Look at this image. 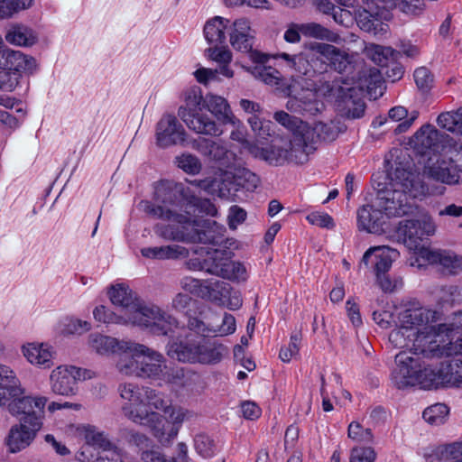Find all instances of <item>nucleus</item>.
I'll list each match as a JSON object with an SVG mask.
<instances>
[{"label":"nucleus","instance_id":"obj_1","mask_svg":"<svg viewBox=\"0 0 462 462\" xmlns=\"http://www.w3.org/2000/svg\"><path fill=\"white\" fill-rule=\"evenodd\" d=\"M439 313L425 307L412 305L399 314L400 327L389 334V341L396 348L410 347L426 358L451 356L457 351L448 338L439 332L438 326H429L439 319Z\"/></svg>","mask_w":462,"mask_h":462},{"label":"nucleus","instance_id":"obj_2","mask_svg":"<svg viewBox=\"0 0 462 462\" xmlns=\"http://www.w3.org/2000/svg\"><path fill=\"white\" fill-rule=\"evenodd\" d=\"M186 205L194 211L215 217L217 214L216 206L208 199L194 195L189 187L182 183L161 182L155 188L153 201L142 200L139 208L149 217L177 224L197 222L188 215L179 212V208Z\"/></svg>","mask_w":462,"mask_h":462},{"label":"nucleus","instance_id":"obj_3","mask_svg":"<svg viewBox=\"0 0 462 462\" xmlns=\"http://www.w3.org/2000/svg\"><path fill=\"white\" fill-rule=\"evenodd\" d=\"M389 176L390 182L384 188H377V207L384 211L386 217H398L411 213L413 199L429 193V188L420 175L409 168L397 166Z\"/></svg>","mask_w":462,"mask_h":462},{"label":"nucleus","instance_id":"obj_4","mask_svg":"<svg viewBox=\"0 0 462 462\" xmlns=\"http://www.w3.org/2000/svg\"><path fill=\"white\" fill-rule=\"evenodd\" d=\"M118 392L123 413L131 421L147 427L151 417L158 418L152 409L162 407V393L133 383L120 384Z\"/></svg>","mask_w":462,"mask_h":462},{"label":"nucleus","instance_id":"obj_5","mask_svg":"<svg viewBox=\"0 0 462 462\" xmlns=\"http://www.w3.org/2000/svg\"><path fill=\"white\" fill-rule=\"evenodd\" d=\"M162 408H153L158 418L151 417L147 428L160 443L166 445L177 437L184 422L197 418V413L180 405H172L162 393Z\"/></svg>","mask_w":462,"mask_h":462},{"label":"nucleus","instance_id":"obj_6","mask_svg":"<svg viewBox=\"0 0 462 462\" xmlns=\"http://www.w3.org/2000/svg\"><path fill=\"white\" fill-rule=\"evenodd\" d=\"M204 98L199 88H191L184 92V105L180 106L178 116L189 129L199 134L220 136L222 129L208 115L200 113Z\"/></svg>","mask_w":462,"mask_h":462},{"label":"nucleus","instance_id":"obj_7","mask_svg":"<svg viewBox=\"0 0 462 462\" xmlns=\"http://www.w3.org/2000/svg\"><path fill=\"white\" fill-rule=\"evenodd\" d=\"M299 140L296 137L295 140L273 141L265 147L247 143L246 149L252 156L272 166H283L289 163L303 164L309 160Z\"/></svg>","mask_w":462,"mask_h":462},{"label":"nucleus","instance_id":"obj_8","mask_svg":"<svg viewBox=\"0 0 462 462\" xmlns=\"http://www.w3.org/2000/svg\"><path fill=\"white\" fill-rule=\"evenodd\" d=\"M462 172V145L457 143L446 148L444 153L430 156L424 165L423 174L445 184H456Z\"/></svg>","mask_w":462,"mask_h":462},{"label":"nucleus","instance_id":"obj_9","mask_svg":"<svg viewBox=\"0 0 462 462\" xmlns=\"http://www.w3.org/2000/svg\"><path fill=\"white\" fill-rule=\"evenodd\" d=\"M126 349L134 351L136 354H143L140 364L141 378L162 380L167 383H178L184 377L182 368L169 367L164 356L144 345H125Z\"/></svg>","mask_w":462,"mask_h":462},{"label":"nucleus","instance_id":"obj_10","mask_svg":"<svg viewBox=\"0 0 462 462\" xmlns=\"http://www.w3.org/2000/svg\"><path fill=\"white\" fill-rule=\"evenodd\" d=\"M131 323L145 328L152 334L171 337L179 331V320L168 311L154 304H143L131 317Z\"/></svg>","mask_w":462,"mask_h":462},{"label":"nucleus","instance_id":"obj_11","mask_svg":"<svg viewBox=\"0 0 462 462\" xmlns=\"http://www.w3.org/2000/svg\"><path fill=\"white\" fill-rule=\"evenodd\" d=\"M435 231L436 226L432 217L428 214H421L418 218L400 221L395 236L398 242L403 244L409 250L417 252L420 256V249L426 248L421 243L433 236Z\"/></svg>","mask_w":462,"mask_h":462},{"label":"nucleus","instance_id":"obj_12","mask_svg":"<svg viewBox=\"0 0 462 462\" xmlns=\"http://www.w3.org/2000/svg\"><path fill=\"white\" fill-rule=\"evenodd\" d=\"M229 43L239 52L245 53L253 62H267L269 57L254 49L256 39V31L252 27L251 22L245 17L231 21L229 30Z\"/></svg>","mask_w":462,"mask_h":462},{"label":"nucleus","instance_id":"obj_13","mask_svg":"<svg viewBox=\"0 0 462 462\" xmlns=\"http://www.w3.org/2000/svg\"><path fill=\"white\" fill-rule=\"evenodd\" d=\"M208 255L200 269L230 281L244 282L247 279L245 266L240 262L232 261L229 250L215 249L208 252Z\"/></svg>","mask_w":462,"mask_h":462},{"label":"nucleus","instance_id":"obj_14","mask_svg":"<svg viewBox=\"0 0 462 462\" xmlns=\"http://www.w3.org/2000/svg\"><path fill=\"white\" fill-rule=\"evenodd\" d=\"M10 397L7 409L13 416H21L20 422L34 428H42L45 417V406L48 398L45 396L26 395Z\"/></svg>","mask_w":462,"mask_h":462},{"label":"nucleus","instance_id":"obj_15","mask_svg":"<svg viewBox=\"0 0 462 462\" xmlns=\"http://www.w3.org/2000/svg\"><path fill=\"white\" fill-rule=\"evenodd\" d=\"M302 127L303 136L299 141L308 159L316 151L318 143L334 141L345 130L344 125L336 121L316 122L312 126L306 124Z\"/></svg>","mask_w":462,"mask_h":462},{"label":"nucleus","instance_id":"obj_16","mask_svg":"<svg viewBox=\"0 0 462 462\" xmlns=\"http://www.w3.org/2000/svg\"><path fill=\"white\" fill-rule=\"evenodd\" d=\"M419 355L421 353L402 351L395 356L396 367L393 371L392 379L399 389L415 386L418 383V374L422 366Z\"/></svg>","mask_w":462,"mask_h":462},{"label":"nucleus","instance_id":"obj_17","mask_svg":"<svg viewBox=\"0 0 462 462\" xmlns=\"http://www.w3.org/2000/svg\"><path fill=\"white\" fill-rule=\"evenodd\" d=\"M208 56L214 61L219 64L218 69H211L201 68L194 72L196 79L204 85L210 81L218 79V74H222L226 78H233L234 71L229 68V63L232 61L233 54L231 51L225 45L222 47L214 46L207 49Z\"/></svg>","mask_w":462,"mask_h":462},{"label":"nucleus","instance_id":"obj_18","mask_svg":"<svg viewBox=\"0 0 462 462\" xmlns=\"http://www.w3.org/2000/svg\"><path fill=\"white\" fill-rule=\"evenodd\" d=\"M85 372L73 365H59L50 374V386L53 393L71 396L76 393L77 382Z\"/></svg>","mask_w":462,"mask_h":462},{"label":"nucleus","instance_id":"obj_19","mask_svg":"<svg viewBox=\"0 0 462 462\" xmlns=\"http://www.w3.org/2000/svg\"><path fill=\"white\" fill-rule=\"evenodd\" d=\"M191 147L201 155L217 162L224 167H230L236 160V153L228 148L227 143L218 140L199 137L191 142Z\"/></svg>","mask_w":462,"mask_h":462},{"label":"nucleus","instance_id":"obj_20","mask_svg":"<svg viewBox=\"0 0 462 462\" xmlns=\"http://www.w3.org/2000/svg\"><path fill=\"white\" fill-rule=\"evenodd\" d=\"M226 227L215 220L206 219L189 225V243H203L221 245L226 240Z\"/></svg>","mask_w":462,"mask_h":462},{"label":"nucleus","instance_id":"obj_21","mask_svg":"<svg viewBox=\"0 0 462 462\" xmlns=\"http://www.w3.org/2000/svg\"><path fill=\"white\" fill-rule=\"evenodd\" d=\"M187 133L183 125L171 115L162 117L156 127V143L162 148L183 145Z\"/></svg>","mask_w":462,"mask_h":462},{"label":"nucleus","instance_id":"obj_22","mask_svg":"<svg viewBox=\"0 0 462 462\" xmlns=\"http://www.w3.org/2000/svg\"><path fill=\"white\" fill-rule=\"evenodd\" d=\"M216 318L218 319L217 314H213L212 317L208 319L207 323L198 318H189L188 328L189 330L200 334L205 338L211 335L221 337L227 336L236 331V324L233 315L225 313L222 318L221 325L215 322Z\"/></svg>","mask_w":462,"mask_h":462},{"label":"nucleus","instance_id":"obj_23","mask_svg":"<svg viewBox=\"0 0 462 462\" xmlns=\"http://www.w3.org/2000/svg\"><path fill=\"white\" fill-rule=\"evenodd\" d=\"M441 134L435 126L430 124L423 125L410 139L411 147L421 155L436 154L440 143Z\"/></svg>","mask_w":462,"mask_h":462},{"label":"nucleus","instance_id":"obj_24","mask_svg":"<svg viewBox=\"0 0 462 462\" xmlns=\"http://www.w3.org/2000/svg\"><path fill=\"white\" fill-rule=\"evenodd\" d=\"M399 256V252L386 245L370 247L363 255L362 264L368 266L371 262L374 274L388 273L393 262Z\"/></svg>","mask_w":462,"mask_h":462},{"label":"nucleus","instance_id":"obj_25","mask_svg":"<svg viewBox=\"0 0 462 462\" xmlns=\"http://www.w3.org/2000/svg\"><path fill=\"white\" fill-rule=\"evenodd\" d=\"M363 10L357 14V23L365 31H370L374 27V20L383 17L387 9L396 8L397 0H363Z\"/></svg>","mask_w":462,"mask_h":462},{"label":"nucleus","instance_id":"obj_26","mask_svg":"<svg viewBox=\"0 0 462 462\" xmlns=\"http://www.w3.org/2000/svg\"><path fill=\"white\" fill-rule=\"evenodd\" d=\"M420 257L428 263L441 265L449 273L455 274L462 271V256L451 251L422 248Z\"/></svg>","mask_w":462,"mask_h":462},{"label":"nucleus","instance_id":"obj_27","mask_svg":"<svg viewBox=\"0 0 462 462\" xmlns=\"http://www.w3.org/2000/svg\"><path fill=\"white\" fill-rule=\"evenodd\" d=\"M286 108L291 113L314 116L323 110L324 104L318 100L315 91L305 89L299 96L290 97Z\"/></svg>","mask_w":462,"mask_h":462},{"label":"nucleus","instance_id":"obj_28","mask_svg":"<svg viewBox=\"0 0 462 462\" xmlns=\"http://www.w3.org/2000/svg\"><path fill=\"white\" fill-rule=\"evenodd\" d=\"M41 429L23 422L12 426L5 439L8 450L16 453L24 449L33 441Z\"/></svg>","mask_w":462,"mask_h":462},{"label":"nucleus","instance_id":"obj_29","mask_svg":"<svg viewBox=\"0 0 462 462\" xmlns=\"http://www.w3.org/2000/svg\"><path fill=\"white\" fill-rule=\"evenodd\" d=\"M386 217L382 208L373 205H364L357 210L358 228L368 233L378 234L384 230Z\"/></svg>","mask_w":462,"mask_h":462},{"label":"nucleus","instance_id":"obj_30","mask_svg":"<svg viewBox=\"0 0 462 462\" xmlns=\"http://www.w3.org/2000/svg\"><path fill=\"white\" fill-rule=\"evenodd\" d=\"M109 298L114 305L121 307L125 311V320L131 323V317L137 311L142 302L134 297L132 290L128 286H113L109 292Z\"/></svg>","mask_w":462,"mask_h":462},{"label":"nucleus","instance_id":"obj_31","mask_svg":"<svg viewBox=\"0 0 462 462\" xmlns=\"http://www.w3.org/2000/svg\"><path fill=\"white\" fill-rule=\"evenodd\" d=\"M139 345L131 341H121L119 345L118 359L116 361V368L118 372L127 376H140V364L143 354H135L134 351L126 349L125 346Z\"/></svg>","mask_w":462,"mask_h":462},{"label":"nucleus","instance_id":"obj_32","mask_svg":"<svg viewBox=\"0 0 462 462\" xmlns=\"http://www.w3.org/2000/svg\"><path fill=\"white\" fill-rule=\"evenodd\" d=\"M24 393L15 372L8 365L0 364V406L5 405L10 397Z\"/></svg>","mask_w":462,"mask_h":462},{"label":"nucleus","instance_id":"obj_33","mask_svg":"<svg viewBox=\"0 0 462 462\" xmlns=\"http://www.w3.org/2000/svg\"><path fill=\"white\" fill-rule=\"evenodd\" d=\"M36 67L35 60L28 55L23 54L20 51H14L4 48L1 54L0 69L2 71H32Z\"/></svg>","mask_w":462,"mask_h":462},{"label":"nucleus","instance_id":"obj_34","mask_svg":"<svg viewBox=\"0 0 462 462\" xmlns=\"http://www.w3.org/2000/svg\"><path fill=\"white\" fill-rule=\"evenodd\" d=\"M23 356L27 361L42 369H49L53 365L55 352L46 344L28 343L22 348Z\"/></svg>","mask_w":462,"mask_h":462},{"label":"nucleus","instance_id":"obj_35","mask_svg":"<svg viewBox=\"0 0 462 462\" xmlns=\"http://www.w3.org/2000/svg\"><path fill=\"white\" fill-rule=\"evenodd\" d=\"M307 47L303 51L291 55L287 52H277L273 55L274 60H282V65L292 74L300 76H313L311 65L310 64Z\"/></svg>","mask_w":462,"mask_h":462},{"label":"nucleus","instance_id":"obj_36","mask_svg":"<svg viewBox=\"0 0 462 462\" xmlns=\"http://www.w3.org/2000/svg\"><path fill=\"white\" fill-rule=\"evenodd\" d=\"M204 107L223 125H236L240 123L233 114L227 100L223 97L214 94L206 95Z\"/></svg>","mask_w":462,"mask_h":462},{"label":"nucleus","instance_id":"obj_37","mask_svg":"<svg viewBox=\"0 0 462 462\" xmlns=\"http://www.w3.org/2000/svg\"><path fill=\"white\" fill-rule=\"evenodd\" d=\"M197 363L215 365L219 363L226 353V347L217 340L198 337Z\"/></svg>","mask_w":462,"mask_h":462},{"label":"nucleus","instance_id":"obj_38","mask_svg":"<svg viewBox=\"0 0 462 462\" xmlns=\"http://www.w3.org/2000/svg\"><path fill=\"white\" fill-rule=\"evenodd\" d=\"M231 20L222 16H215L204 25V36L210 45H224L229 35Z\"/></svg>","mask_w":462,"mask_h":462},{"label":"nucleus","instance_id":"obj_39","mask_svg":"<svg viewBox=\"0 0 462 462\" xmlns=\"http://www.w3.org/2000/svg\"><path fill=\"white\" fill-rule=\"evenodd\" d=\"M360 89L356 88L341 87L338 89V98L344 106L347 117L360 118L365 114V104L359 95Z\"/></svg>","mask_w":462,"mask_h":462},{"label":"nucleus","instance_id":"obj_40","mask_svg":"<svg viewBox=\"0 0 462 462\" xmlns=\"http://www.w3.org/2000/svg\"><path fill=\"white\" fill-rule=\"evenodd\" d=\"M197 346L198 337H187L180 342L170 343L167 347V354L180 362L197 364Z\"/></svg>","mask_w":462,"mask_h":462},{"label":"nucleus","instance_id":"obj_41","mask_svg":"<svg viewBox=\"0 0 462 462\" xmlns=\"http://www.w3.org/2000/svg\"><path fill=\"white\" fill-rule=\"evenodd\" d=\"M5 38L8 43L22 47L32 46L37 42L35 32L20 23L10 25Z\"/></svg>","mask_w":462,"mask_h":462},{"label":"nucleus","instance_id":"obj_42","mask_svg":"<svg viewBox=\"0 0 462 462\" xmlns=\"http://www.w3.org/2000/svg\"><path fill=\"white\" fill-rule=\"evenodd\" d=\"M444 376L442 364L439 368L421 366L420 372L418 374V383L416 385L425 390L445 387L446 381Z\"/></svg>","mask_w":462,"mask_h":462},{"label":"nucleus","instance_id":"obj_43","mask_svg":"<svg viewBox=\"0 0 462 462\" xmlns=\"http://www.w3.org/2000/svg\"><path fill=\"white\" fill-rule=\"evenodd\" d=\"M321 49V54L323 57L328 58L330 69L342 73L346 70L351 63V58L349 54L332 44L328 46H319Z\"/></svg>","mask_w":462,"mask_h":462},{"label":"nucleus","instance_id":"obj_44","mask_svg":"<svg viewBox=\"0 0 462 462\" xmlns=\"http://www.w3.org/2000/svg\"><path fill=\"white\" fill-rule=\"evenodd\" d=\"M302 24V35L308 38H314L319 41H326L336 44L344 42L342 37L336 32L321 25L318 23H304Z\"/></svg>","mask_w":462,"mask_h":462},{"label":"nucleus","instance_id":"obj_45","mask_svg":"<svg viewBox=\"0 0 462 462\" xmlns=\"http://www.w3.org/2000/svg\"><path fill=\"white\" fill-rule=\"evenodd\" d=\"M430 462H462V440L439 446Z\"/></svg>","mask_w":462,"mask_h":462},{"label":"nucleus","instance_id":"obj_46","mask_svg":"<svg viewBox=\"0 0 462 462\" xmlns=\"http://www.w3.org/2000/svg\"><path fill=\"white\" fill-rule=\"evenodd\" d=\"M365 55L375 64L384 67L392 60H397L400 52L389 46L370 43L365 47Z\"/></svg>","mask_w":462,"mask_h":462},{"label":"nucleus","instance_id":"obj_47","mask_svg":"<svg viewBox=\"0 0 462 462\" xmlns=\"http://www.w3.org/2000/svg\"><path fill=\"white\" fill-rule=\"evenodd\" d=\"M180 226L175 227L172 225H164L158 223L154 225L153 231L156 236L169 241H177L189 243L190 236H188L189 224H180Z\"/></svg>","mask_w":462,"mask_h":462},{"label":"nucleus","instance_id":"obj_48","mask_svg":"<svg viewBox=\"0 0 462 462\" xmlns=\"http://www.w3.org/2000/svg\"><path fill=\"white\" fill-rule=\"evenodd\" d=\"M202 299H206L221 305L224 299L227 298L231 291L229 283L219 280H207L205 281V287L203 289Z\"/></svg>","mask_w":462,"mask_h":462},{"label":"nucleus","instance_id":"obj_49","mask_svg":"<svg viewBox=\"0 0 462 462\" xmlns=\"http://www.w3.org/2000/svg\"><path fill=\"white\" fill-rule=\"evenodd\" d=\"M319 46H328V43L313 42L306 44L313 75L316 73H324L328 71L329 67L328 58L322 56L320 53L322 50L319 49Z\"/></svg>","mask_w":462,"mask_h":462},{"label":"nucleus","instance_id":"obj_50","mask_svg":"<svg viewBox=\"0 0 462 462\" xmlns=\"http://www.w3.org/2000/svg\"><path fill=\"white\" fill-rule=\"evenodd\" d=\"M88 344L97 354L108 355L119 351L121 341L108 336L91 334L89 336Z\"/></svg>","mask_w":462,"mask_h":462},{"label":"nucleus","instance_id":"obj_51","mask_svg":"<svg viewBox=\"0 0 462 462\" xmlns=\"http://www.w3.org/2000/svg\"><path fill=\"white\" fill-rule=\"evenodd\" d=\"M419 112L417 110H412L411 113L404 106H394L389 111V117L394 121H401L404 119L403 122L399 124L394 132L395 134H402L406 132L414 123V121L418 118Z\"/></svg>","mask_w":462,"mask_h":462},{"label":"nucleus","instance_id":"obj_52","mask_svg":"<svg viewBox=\"0 0 462 462\" xmlns=\"http://www.w3.org/2000/svg\"><path fill=\"white\" fill-rule=\"evenodd\" d=\"M446 386L462 387V359L454 357L442 363Z\"/></svg>","mask_w":462,"mask_h":462},{"label":"nucleus","instance_id":"obj_53","mask_svg":"<svg viewBox=\"0 0 462 462\" xmlns=\"http://www.w3.org/2000/svg\"><path fill=\"white\" fill-rule=\"evenodd\" d=\"M254 66L245 67L243 66L245 71L252 74L255 79H258L263 81L268 85H276L279 83L280 77L278 70L273 69L272 67H266L264 64L266 62L259 63L254 62Z\"/></svg>","mask_w":462,"mask_h":462},{"label":"nucleus","instance_id":"obj_54","mask_svg":"<svg viewBox=\"0 0 462 462\" xmlns=\"http://www.w3.org/2000/svg\"><path fill=\"white\" fill-rule=\"evenodd\" d=\"M273 118L276 122L292 133L291 140H295L296 137L300 138L303 136L301 133L303 128L302 126L306 125L307 123H304L300 118L292 116L284 111H278L274 113Z\"/></svg>","mask_w":462,"mask_h":462},{"label":"nucleus","instance_id":"obj_55","mask_svg":"<svg viewBox=\"0 0 462 462\" xmlns=\"http://www.w3.org/2000/svg\"><path fill=\"white\" fill-rule=\"evenodd\" d=\"M439 332L448 338L453 346H457V337H462V310L454 313L450 323L438 325Z\"/></svg>","mask_w":462,"mask_h":462},{"label":"nucleus","instance_id":"obj_56","mask_svg":"<svg viewBox=\"0 0 462 462\" xmlns=\"http://www.w3.org/2000/svg\"><path fill=\"white\" fill-rule=\"evenodd\" d=\"M83 432L87 444L98 448L99 451L111 447L113 443L104 431L98 430L94 426L88 425L84 427Z\"/></svg>","mask_w":462,"mask_h":462},{"label":"nucleus","instance_id":"obj_57","mask_svg":"<svg viewBox=\"0 0 462 462\" xmlns=\"http://www.w3.org/2000/svg\"><path fill=\"white\" fill-rule=\"evenodd\" d=\"M88 462H125V452L115 443L98 451L96 457H86Z\"/></svg>","mask_w":462,"mask_h":462},{"label":"nucleus","instance_id":"obj_58","mask_svg":"<svg viewBox=\"0 0 462 462\" xmlns=\"http://www.w3.org/2000/svg\"><path fill=\"white\" fill-rule=\"evenodd\" d=\"M316 5L319 12L325 14H331L334 21L338 24H344L350 17V12L340 7H336L329 0H316Z\"/></svg>","mask_w":462,"mask_h":462},{"label":"nucleus","instance_id":"obj_59","mask_svg":"<svg viewBox=\"0 0 462 462\" xmlns=\"http://www.w3.org/2000/svg\"><path fill=\"white\" fill-rule=\"evenodd\" d=\"M448 411V407L446 404L436 403L425 409L422 417L430 424L439 425L445 421Z\"/></svg>","mask_w":462,"mask_h":462},{"label":"nucleus","instance_id":"obj_60","mask_svg":"<svg viewBox=\"0 0 462 462\" xmlns=\"http://www.w3.org/2000/svg\"><path fill=\"white\" fill-rule=\"evenodd\" d=\"M32 0H0V19L11 17L14 13L28 8Z\"/></svg>","mask_w":462,"mask_h":462},{"label":"nucleus","instance_id":"obj_61","mask_svg":"<svg viewBox=\"0 0 462 462\" xmlns=\"http://www.w3.org/2000/svg\"><path fill=\"white\" fill-rule=\"evenodd\" d=\"M176 162L179 168L192 175L198 174L202 167L199 159L190 153H182L178 156Z\"/></svg>","mask_w":462,"mask_h":462},{"label":"nucleus","instance_id":"obj_62","mask_svg":"<svg viewBox=\"0 0 462 462\" xmlns=\"http://www.w3.org/2000/svg\"><path fill=\"white\" fill-rule=\"evenodd\" d=\"M347 435L350 439L357 442L369 443L373 440V433L370 429H364L356 421H353L348 426Z\"/></svg>","mask_w":462,"mask_h":462},{"label":"nucleus","instance_id":"obj_63","mask_svg":"<svg viewBox=\"0 0 462 462\" xmlns=\"http://www.w3.org/2000/svg\"><path fill=\"white\" fill-rule=\"evenodd\" d=\"M195 449L203 457H210L216 453L214 441L208 436L204 434L196 436Z\"/></svg>","mask_w":462,"mask_h":462},{"label":"nucleus","instance_id":"obj_64","mask_svg":"<svg viewBox=\"0 0 462 462\" xmlns=\"http://www.w3.org/2000/svg\"><path fill=\"white\" fill-rule=\"evenodd\" d=\"M90 328L91 325L88 321L69 318L65 320L62 333L66 335H81L88 331Z\"/></svg>","mask_w":462,"mask_h":462}]
</instances>
